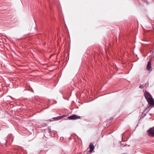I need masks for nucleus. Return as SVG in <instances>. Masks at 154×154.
Segmentation results:
<instances>
[{
	"mask_svg": "<svg viewBox=\"0 0 154 154\" xmlns=\"http://www.w3.org/2000/svg\"><path fill=\"white\" fill-rule=\"evenodd\" d=\"M147 132L148 133L149 135L152 137L154 136V127L153 128H151L149 129L147 131Z\"/></svg>",
	"mask_w": 154,
	"mask_h": 154,
	"instance_id": "f257e3e1",
	"label": "nucleus"
},
{
	"mask_svg": "<svg viewBox=\"0 0 154 154\" xmlns=\"http://www.w3.org/2000/svg\"><path fill=\"white\" fill-rule=\"evenodd\" d=\"M80 117L76 115H73L68 117V119L70 120H74L80 119Z\"/></svg>",
	"mask_w": 154,
	"mask_h": 154,
	"instance_id": "f03ea898",
	"label": "nucleus"
},
{
	"mask_svg": "<svg viewBox=\"0 0 154 154\" xmlns=\"http://www.w3.org/2000/svg\"><path fill=\"white\" fill-rule=\"evenodd\" d=\"M144 95L146 100L152 97L149 93L147 91L144 93Z\"/></svg>",
	"mask_w": 154,
	"mask_h": 154,
	"instance_id": "7ed1b4c3",
	"label": "nucleus"
},
{
	"mask_svg": "<svg viewBox=\"0 0 154 154\" xmlns=\"http://www.w3.org/2000/svg\"><path fill=\"white\" fill-rule=\"evenodd\" d=\"M148 103L151 106L154 105V100L152 97L147 100Z\"/></svg>",
	"mask_w": 154,
	"mask_h": 154,
	"instance_id": "20e7f679",
	"label": "nucleus"
},
{
	"mask_svg": "<svg viewBox=\"0 0 154 154\" xmlns=\"http://www.w3.org/2000/svg\"><path fill=\"white\" fill-rule=\"evenodd\" d=\"M146 69L148 71H150L152 69L151 62L150 60H149L146 66Z\"/></svg>",
	"mask_w": 154,
	"mask_h": 154,
	"instance_id": "39448f33",
	"label": "nucleus"
},
{
	"mask_svg": "<svg viewBox=\"0 0 154 154\" xmlns=\"http://www.w3.org/2000/svg\"><path fill=\"white\" fill-rule=\"evenodd\" d=\"M89 147L90 149V152H92L94 149V146L92 143H90L89 145Z\"/></svg>",
	"mask_w": 154,
	"mask_h": 154,
	"instance_id": "423d86ee",
	"label": "nucleus"
},
{
	"mask_svg": "<svg viewBox=\"0 0 154 154\" xmlns=\"http://www.w3.org/2000/svg\"><path fill=\"white\" fill-rule=\"evenodd\" d=\"M58 120V117H55L49 120H47L46 121H49L50 122H53L54 121H57Z\"/></svg>",
	"mask_w": 154,
	"mask_h": 154,
	"instance_id": "0eeeda50",
	"label": "nucleus"
},
{
	"mask_svg": "<svg viewBox=\"0 0 154 154\" xmlns=\"http://www.w3.org/2000/svg\"><path fill=\"white\" fill-rule=\"evenodd\" d=\"M65 116H58V120L62 118L65 117Z\"/></svg>",
	"mask_w": 154,
	"mask_h": 154,
	"instance_id": "6e6552de",
	"label": "nucleus"
},
{
	"mask_svg": "<svg viewBox=\"0 0 154 154\" xmlns=\"http://www.w3.org/2000/svg\"><path fill=\"white\" fill-rule=\"evenodd\" d=\"M48 131L49 133H51V130L50 127H48Z\"/></svg>",
	"mask_w": 154,
	"mask_h": 154,
	"instance_id": "1a4fd4ad",
	"label": "nucleus"
},
{
	"mask_svg": "<svg viewBox=\"0 0 154 154\" xmlns=\"http://www.w3.org/2000/svg\"><path fill=\"white\" fill-rule=\"evenodd\" d=\"M139 88H143V87H142V86L141 85H140L139 87Z\"/></svg>",
	"mask_w": 154,
	"mask_h": 154,
	"instance_id": "9d476101",
	"label": "nucleus"
},
{
	"mask_svg": "<svg viewBox=\"0 0 154 154\" xmlns=\"http://www.w3.org/2000/svg\"><path fill=\"white\" fill-rule=\"evenodd\" d=\"M47 125L46 124H43V126H46Z\"/></svg>",
	"mask_w": 154,
	"mask_h": 154,
	"instance_id": "9b49d317",
	"label": "nucleus"
}]
</instances>
